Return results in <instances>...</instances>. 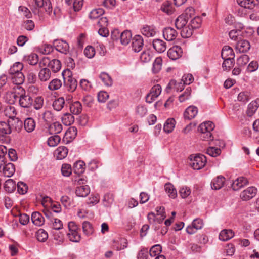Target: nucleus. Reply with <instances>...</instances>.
<instances>
[{
  "label": "nucleus",
  "instance_id": "f257e3e1",
  "mask_svg": "<svg viewBox=\"0 0 259 259\" xmlns=\"http://www.w3.org/2000/svg\"><path fill=\"white\" fill-rule=\"evenodd\" d=\"M24 67L22 63L15 62L10 68L9 72L12 75V82L18 85L22 84L24 80L25 77L21 72Z\"/></svg>",
  "mask_w": 259,
  "mask_h": 259
},
{
  "label": "nucleus",
  "instance_id": "c9c22d12",
  "mask_svg": "<svg viewBox=\"0 0 259 259\" xmlns=\"http://www.w3.org/2000/svg\"><path fill=\"white\" fill-rule=\"evenodd\" d=\"M65 2L68 6L73 4L75 11H79L81 9L83 4V0H65Z\"/></svg>",
  "mask_w": 259,
  "mask_h": 259
},
{
  "label": "nucleus",
  "instance_id": "9b49d317",
  "mask_svg": "<svg viewBox=\"0 0 259 259\" xmlns=\"http://www.w3.org/2000/svg\"><path fill=\"white\" fill-rule=\"evenodd\" d=\"M19 103L21 107L27 108H29L32 105L33 100L31 97L28 95L22 94L19 96Z\"/></svg>",
  "mask_w": 259,
  "mask_h": 259
},
{
  "label": "nucleus",
  "instance_id": "39448f33",
  "mask_svg": "<svg viewBox=\"0 0 259 259\" xmlns=\"http://www.w3.org/2000/svg\"><path fill=\"white\" fill-rule=\"evenodd\" d=\"M162 88L160 85L157 84L154 85L146 97V101L148 103L154 102L161 94Z\"/></svg>",
  "mask_w": 259,
  "mask_h": 259
},
{
  "label": "nucleus",
  "instance_id": "6e6d98bb",
  "mask_svg": "<svg viewBox=\"0 0 259 259\" xmlns=\"http://www.w3.org/2000/svg\"><path fill=\"white\" fill-rule=\"evenodd\" d=\"M61 138L57 135H55L49 137L48 139V145L50 147H55L60 142Z\"/></svg>",
  "mask_w": 259,
  "mask_h": 259
},
{
  "label": "nucleus",
  "instance_id": "b1692460",
  "mask_svg": "<svg viewBox=\"0 0 259 259\" xmlns=\"http://www.w3.org/2000/svg\"><path fill=\"white\" fill-rule=\"evenodd\" d=\"M68 152V150L65 146L58 147L54 152V155L58 160H62L65 158Z\"/></svg>",
  "mask_w": 259,
  "mask_h": 259
},
{
  "label": "nucleus",
  "instance_id": "6e6552de",
  "mask_svg": "<svg viewBox=\"0 0 259 259\" xmlns=\"http://www.w3.org/2000/svg\"><path fill=\"white\" fill-rule=\"evenodd\" d=\"M53 45L56 50L61 53L66 54L69 52V46L66 41L61 39L55 40L53 42Z\"/></svg>",
  "mask_w": 259,
  "mask_h": 259
},
{
  "label": "nucleus",
  "instance_id": "5701e85b",
  "mask_svg": "<svg viewBox=\"0 0 259 259\" xmlns=\"http://www.w3.org/2000/svg\"><path fill=\"white\" fill-rule=\"evenodd\" d=\"M90 193V188L88 185L78 186L75 189V194L78 197H85Z\"/></svg>",
  "mask_w": 259,
  "mask_h": 259
},
{
  "label": "nucleus",
  "instance_id": "423d86ee",
  "mask_svg": "<svg viewBox=\"0 0 259 259\" xmlns=\"http://www.w3.org/2000/svg\"><path fill=\"white\" fill-rule=\"evenodd\" d=\"M257 192V189L253 186L248 187L240 194V197L243 201H248L254 197Z\"/></svg>",
  "mask_w": 259,
  "mask_h": 259
},
{
  "label": "nucleus",
  "instance_id": "4be33fe9",
  "mask_svg": "<svg viewBox=\"0 0 259 259\" xmlns=\"http://www.w3.org/2000/svg\"><path fill=\"white\" fill-rule=\"evenodd\" d=\"M153 47L159 53L164 52L166 49V43L164 41L159 39L153 40Z\"/></svg>",
  "mask_w": 259,
  "mask_h": 259
},
{
  "label": "nucleus",
  "instance_id": "a19ab883",
  "mask_svg": "<svg viewBox=\"0 0 259 259\" xmlns=\"http://www.w3.org/2000/svg\"><path fill=\"white\" fill-rule=\"evenodd\" d=\"M160 10L162 12L167 15L172 14L174 11V9L171 4L167 1L162 4Z\"/></svg>",
  "mask_w": 259,
  "mask_h": 259
},
{
  "label": "nucleus",
  "instance_id": "de8ad7c7",
  "mask_svg": "<svg viewBox=\"0 0 259 259\" xmlns=\"http://www.w3.org/2000/svg\"><path fill=\"white\" fill-rule=\"evenodd\" d=\"M27 62L31 65H35L38 62V56L35 53H32L25 57Z\"/></svg>",
  "mask_w": 259,
  "mask_h": 259
},
{
  "label": "nucleus",
  "instance_id": "e433bc0d",
  "mask_svg": "<svg viewBox=\"0 0 259 259\" xmlns=\"http://www.w3.org/2000/svg\"><path fill=\"white\" fill-rule=\"evenodd\" d=\"M185 84L182 82H177L175 80H171L167 88L174 89L177 92H181L184 89Z\"/></svg>",
  "mask_w": 259,
  "mask_h": 259
},
{
  "label": "nucleus",
  "instance_id": "c756f323",
  "mask_svg": "<svg viewBox=\"0 0 259 259\" xmlns=\"http://www.w3.org/2000/svg\"><path fill=\"white\" fill-rule=\"evenodd\" d=\"M99 78L103 83L107 87H111L113 84V80L110 75L106 72H101L99 75Z\"/></svg>",
  "mask_w": 259,
  "mask_h": 259
},
{
  "label": "nucleus",
  "instance_id": "a18cd8bd",
  "mask_svg": "<svg viewBox=\"0 0 259 259\" xmlns=\"http://www.w3.org/2000/svg\"><path fill=\"white\" fill-rule=\"evenodd\" d=\"M36 237L39 242H44L48 238V234L47 231L42 229H39L36 232Z\"/></svg>",
  "mask_w": 259,
  "mask_h": 259
},
{
  "label": "nucleus",
  "instance_id": "09e8293b",
  "mask_svg": "<svg viewBox=\"0 0 259 259\" xmlns=\"http://www.w3.org/2000/svg\"><path fill=\"white\" fill-rule=\"evenodd\" d=\"M62 121L65 125H70L74 121V116L69 113L64 114L62 117Z\"/></svg>",
  "mask_w": 259,
  "mask_h": 259
},
{
  "label": "nucleus",
  "instance_id": "774afa93",
  "mask_svg": "<svg viewBox=\"0 0 259 259\" xmlns=\"http://www.w3.org/2000/svg\"><path fill=\"white\" fill-rule=\"evenodd\" d=\"M249 57L247 55H242L237 60V64L240 66L245 65L249 61Z\"/></svg>",
  "mask_w": 259,
  "mask_h": 259
},
{
  "label": "nucleus",
  "instance_id": "f704fd0d",
  "mask_svg": "<svg viewBox=\"0 0 259 259\" xmlns=\"http://www.w3.org/2000/svg\"><path fill=\"white\" fill-rule=\"evenodd\" d=\"M85 164L83 161H77L73 165L74 172L77 175L83 174L85 171Z\"/></svg>",
  "mask_w": 259,
  "mask_h": 259
},
{
  "label": "nucleus",
  "instance_id": "7ed1b4c3",
  "mask_svg": "<svg viewBox=\"0 0 259 259\" xmlns=\"http://www.w3.org/2000/svg\"><path fill=\"white\" fill-rule=\"evenodd\" d=\"M39 64L40 67L48 65L55 73L59 71L61 68V63L59 60L54 59L50 60L48 57H44L39 62Z\"/></svg>",
  "mask_w": 259,
  "mask_h": 259
},
{
  "label": "nucleus",
  "instance_id": "e2e57ef3",
  "mask_svg": "<svg viewBox=\"0 0 259 259\" xmlns=\"http://www.w3.org/2000/svg\"><path fill=\"white\" fill-rule=\"evenodd\" d=\"M222 64V68L224 71L230 70L233 66L234 59H225Z\"/></svg>",
  "mask_w": 259,
  "mask_h": 259
},
{
  "label": "nucleus",
  "instance_id": "1a4fd4ad",
  "mask_svg": "<svg viewBox=\"0 0 259 259\" xmlns=\"http://www.w3.org/2000/svg\"><path fill=\"white\" fill-rule=\"evenodd\" d=\"M77 129L75 126L69 127L65 132L63 138V141L66 144L71 142L76 136Z\"/></svg>",
  "mask_w": 259,
  "mask_h": 259
},
{
  "label": "nucleus",
  "instance_id": "3c124183",
  "mask_svg": "<svg viewBox=\"0 0 259 259\" xmlns=\"http://www.w3.org/2000/svg\"><path fill=\"white\" fill-rule=\"evenodd\" d=\"M258 104L256 101L250 102L247 107V114L248 116H251L258 109Z\"/></svg>",
  "mask_w": 259,
  "mask_h": 259
},
{
  "label": "nucleus",
  "instance_id": "393cba45",
  "mask_svg": "<svg viewBox=\"0 0 259 259\" xmlns=\"http://www.w3.org/2000/svg\"><path fill=\"white\" fill-rule=\"evenodd\" d=\"M164 190L169 198L175 199L177 197V191L172 184L166 183L164 185Z\"/></svg>",
  "mask_w": 259,
  "mask_h": 259
},
{
  "label": "nucleus",
  "instance_id": "79ce46f5",
  "mask_svg": "<svg viewBox=\"0 0 259 259\" xmlns=\"http://www.w3.org/2000/svg\"><path fill=\"white\" fill-rule=\"evenodd\" d=\"M70 109L72 113L79 114L82 111V105L79 101L74 102L70 105Z\"/></svg>",
  "mask_w": 259,
  "mask_h": 259
},
{
  "label": "nucleus",
  "instance_id": "aec40b11",
  "mask_svg": "<svg viewBox=\"0 0 259 259\" xmlns=\"http://www.w3.org/2000/svg\"><path fill=\"white\" fill-rule=\"evenodd\" d=\"M234 236V232L231 229H224L220 232L219 238L222 241H227Z\"/></svg>",
  "mask_w": 259,
  "mask_h": 259
},
{
  "label": "nucleus",
  "instance_id": "603ef678",
  "mask_svg": "<svg viewBox=\"0 0 259 259\" xmlns=\"http://www.w3.org/2000/svg\"><path fill=\"white\" fill-rule=\"evenodd\" d=\"M181 29V34L183 37L188 38L192 35L193 29L189 24Z\"/></svg>",
  "mask_w": 259,
  "mask_h": 259
},
{
  "label": "nucleus",
  "instance_id": "13d9d810",
  "mask_svg": "<svg viewBox=\"0 0 259 259\" xmlns=\"http://www.w3.org/2000/svg\"><path fill=\"white\" fill-rule=\"evenodd\" d=\"M104 13L103 9L101 8L95 9L90 12L89 17L91 19H97L102 16Z\"/></svg>",
  "mask_w": 259,
  "mask_h": 259
},
{
  "label": "nucleus",
  "instance_id": "dca6fc26",
  "mask_svg": "<svg viewBox=\"0 0 259 259\" xmlns=\"http://www.w3.org/2000/svg\"><path fill=\"white\" fill-rule=\"evenodd\" d=\"M225 182V178L222 176H218L213 179L211 182V188L213 190H219L222 188Z\"/></svg>",
  "mask_w": 259,
  "mask_h": 259
},
{
  "label": "nucleus",
  "instance_id": "f8f14e48",
  "mask_svg": "<svg viewBox=\"0 0 259 259\" xmlns=\"http://www.w3.org/2000/svg\"><path fill=\"white\" fill-rule=\"evenodd\" d=\"M34 6L36 8H43L45 11L50 14L52 10L50 0H33Z\"/></svg>",
  "mask_w": 259,
  "mask_h": 259
},
{
  "label": "nucleus",
  "instance_id": "473e14b6",
  "mask_svg": "<svg viewBox=\"0 0 259 259\" xmlns=\"http://www.w3.org/2000/svg\"><path fill=\"white\" fill-rule=\"evenodd\" d=\"M35 126L36 123L33 118H27L25 120L24 122V127L27 132L31 133L33 132L34 130Z\"/></svg>",
  "mask_w": 259,
  "mask_h": 259
},
{
  "label": "nucleus",
  "instance_id": "0e129e2a",
  "mask_svg": "<svg viewBox=\"0 0 259 259\" xmlns=\"http://www.w3.org/2000/svg\"><path fill=\"white\" fill-rule=\"evenodd\" d=\"M61 173L64 177H69L72 174V168L70 164L64 163L61 167Z\"/></svg>",
  "mask_w": 259,
  "mask_h": 259
},
{
  "label": "nucleus",
  "instance_id": "8fccbe9b",
  "mask_svg": "<svg viewBox=\"0 0 259 259\" xmlns=\"http://www.w3.org/2000/svg\"><path fill=\"white\" fill-rule=\"evenodd\" d=\"M62 86V82L60 79H54L49 84L48 89L51 91L59 89Z\"/></svg>",
  "mask_w": 259,
  "mask_h": 259
},
{
  "label": "nucleus",
  "instance_id": "7c9ffc66",
  "mask_svg": "<svg viewBox=\"0 0 259 259\" xmlns=\"http://www.w3.org/2000/svg\"><path fill=\"white\" fill-rule=\"evenodd\" d=\"M49 132L52 135L60 133L62 130V125L59 122H54L49 126Z\"/></svg>",
  "mask_w": 259,
  "mask_h": 259
},
{
  "label": "nucleus",
  "instance_id": "412c9836",
  "mask_svg": "<svg viewBox=\"0 0 259 259\" xmlns=\"http://www.w3.org/2000/svg\"><path fill=\"white\" fill-rule=\"evenodd\" d=\"M31 220L34 225L37 226H41L44 224L45 219L39 212L35 211L31 214Z\"/></svg>",
  "mask_w": 259,
  "mask_h": 259
},
{
  "label": "nucleus",
  "instance_id": "c03bdc74",
  "mask_svg": "<svg viewBox=\"0 0 259 259\" xmlns=\"http://www.w3.org/2000/svg\"><path fill=\"white\" fill-rule=\"evenodd\" d=\"M162 59L161 57H157L153 63V67H152V72L154 73H157L159 72L162 67Z\"/></svg>",
  "mask_w": 259,
  "mask_h": 259
},
{
  "label": "nucleus",
  "instance_id": "ddd939ff",
  "mask_svg": "<svg viewBox=\"0 0 259 259\" xmlns=\"http://www.w3.org/2000/svg\"><path fill=\"white\" fill-rule=\"evenodd\" d=\"M144 45V40L142 37L140 35H136L134 36L132 41V50L135 52H140Z\"/></svg>",
  "mask_w": 259,
  "mask_h": 259
},
{
  "label": "nucleus",
  "instance_id": "9d476101",
  "mask_svg": "<svg viewBox=\"0 0 259 259\" xmlns=\"http://www.w3.org/2000/svg\"><path fill=\"white\" fill-rule=\"evenodd\" d=\"M15 167L13 164L0 163V171H2L5 177H11L15 172Z\"/></svg>",
  "mask_w": 259,
  "mask_h": 259
},
{
  "label": "nucleus",
  "instance_id": "37998d69",
  "mask_svg": "<svg viewBox=\"0 0 259 259\" xmlns=\"http://www.w3.org/2000/svg\"><path fill=\"white\" fill-rule=\"evenodd\" d=\"M82 230L84 234L90 236L94 233V228L92 225L88 221H84L82 223Z\"/></svg>",
  "mask_w": 259,
  "mask_h": 259
},
{
  "label": "nucleus",
  "instance_id": "c85d7f7f",
  "mask_svg": "<svg viewBox=\"0 0 259 259\" xmlns=\"http://www.w3.org/2000/svg\"><path fill=\"white\" fill-rule=\"evenodd\" d=\"M214 128V124L212 122L208 121L202 123L198 127L200 132H211Z\"/></svg>",
  "mask_w": 259,
  "mask_h": 259
},
{
  "label": "nucleus",
  "instance_id": "4c0bfd02",
  "mask_svg": "<svg viewBox=\"0 0 259 259\" xmlns=\"http://www.w3.org/2000/svg\"><path fill=\"white\" fill-rule=\"evenodd\" d=\"M250 94L247 91L240 92L237 96V101L242 104H245L250 100Z\"/></svg>",
  "mask_w": 259,
  "mask_h": 259
},
{
  "label": "nucleus",
  "instance_id": "680f3d73",
  "mask_svg": "<svg viewBox=\"0 0 259 259\" xmlns=\"http://www.w3.org/2000/svg\"><path fill=\"white\" fill-rule=\"evenodd\" d=\"M18 98L19 96L15 92H8L6 95V99L10 104H14Z\"/></svg>",
  "mask_w": 259,
  "mask_h": 259
},
{
  "label": "nucleus",
  "instance_id": "ea45409f",
  "mask_svg": "<svg viewBox=\"0 0 259 259\" xmlns=\"http://www.w3.org/2000/svg\"><path fill=\"white\" fill-rule=\"evenodd\" d=\"M132 38V33L128 30H125L120 35V42L123 45L128 44Z\"/></svg>",
  "mask_w": 259,
  "mask_h": 259
},
{
  "label": "nucleus",
  "instance_id": "58836bf2",
  "mask_svg": "<svg viewBox=\"0 0 259 259\" xmlns=\"http://www.w3.org/2000/svg\"><path fill=\"white\" fill-rule=\"evenodd\" d=\"M16 189V183L12 179H8L4 184V189L8 193L13 192Z\"/></svg>",
  "mask_w": 259,
  "mask_h": 259
},
{
  "label": "nucleus",
  "instance_id": "2f4dec72",
  "mask_svg": "<svg viewBox=\"0 0 259 259\" xmlns=\"http://www.w3.org/2000/svg\"><path fill=\"white\" fill-rule=\"evenodd\" d=\"M188 20V19L185 15L183 14L180 15L175 21L176 28L178 29H181V28L187 25Z\"/></svg>",
  "mask_w": 259,
  "mask_h": 259
},
{
  "label": "nucleus",
  "instance_id": "bb28decb",
  "mask_svg": "<svg viewBox=\"0 0 259 259\" xmlns=\"http://www.w3.org/2000/svg\"><path fill=\"white\" fill-rule=\"evenodd\" d=\"M234 55L233 50L230 46H225L223 48L221 53L223 59H234Z\"/></svg>",
  "mask_w": 259,
  "mask_h": 259
},
{
  "label": "nucleus",
  "instance_id": "6ab92c4d",
  "mask_svg": "<svg viewBox=\"0 0 259 259\" xmlns=\"http://www.w3.org/2000/svg\"><path fill=\"white\" fill-rule=\"evenodd\" d=\"M250 49V45L248 41L246 40H238L236 45V49L240 53L246 52Z\"/></svg>",
  "mask_w": 259,
  "mask_h": 259
},
{
  "label": "nucleus",
  "instance_id": "69168bd1",
  "mask_svg": "<svg viewBox=\"0 0 259 259\" xmlns=\"http://www.w3.org/2000/svg\"><path fill=\"white\" fill-rule=\"evenodd\" d=\"M162 250V247L159 244H157L153 246L149 250V254L151 256H155L157 255H158Z\"/></svg>",
  "mask_w": 259,
  "mask_h": 259
},
{
  "label": "nucleus",
  "instance_id": "72a5a7b5",
  "mask_svg": "<svg viewBox=\"0 0 259 259\" xmlns=\"http://www.w3.org/2000/svg\"><path fill=\"white\" fill-rule=\"evenodd\" d=\"M176 121L172 118H168L165 122L163 125V130L165 133H170L172 132L175 127Z\"/></svg>",
  "mask_w": 259,
  "mask_h": 259
},
{
  "label": "nucleus",
  "instance_id": "cd10ccee",
  "mask_svg": "<svg viewBox=\"0 0 259 259\" xmlns=\"http://www.w3.org/2000/svg\"><path fill=\"white\" fill-rule=\"evenodd\" d=\"M51 76V72L49 69L44 68L38 72V78L42 82H46L49 80Z\"/></svg>",
  "mask_w": 259,
  "mask_h": 259
},
{
  "label": "nucleus",
  "instance_id": "864d4df0",
  "mask_svg": "<svg viewBox=\"0 0 259 259\" xmlns=\"http://www.w3.org/2000/svg\"><path fill=\"white\" fill-rule=\"evenodd\" d=\"M64 99L63 97L59 98L53 102V107L55 110L60 111L64 107Z\"/></svg>",
  "mask_w": 259,
  "mask_h": 259
},
{
  "label": "nucleus",
  "instance_id": "4d7b16f0",
  "mask_svg": "<svg viewBox=\"0 0 259 259\" xmlns=\"http://www.w3.org/2000/svg\"><path fill=\"white\" fill-rule=\"evenodd\" d=\"M4 113L5 115L10 118H14L16 115V111L15 107L11 105L7 106L5 108Z\"/></svg>",
  "mask_w": 259,
  "mask_h": 259
},
{
  "label": "nucleus",
  "instance_id": "20e7f679",
  "mask_svg": "<svg viewBox=\"0 0 259 259\" xmlns=\"http://www.w3.org/2000/svg\"><path fill=\"white\" fill-rule=\"evenodd\" d=\"M62 74L68 90L70 92L75 91L77 87V83L76 79L71 76V72L68 69L65 70L62 72Z\"/></svg>",
  "mask_w": 259,
  "mask_h": 259
},
{
  "label": "nucleus",
  "instance_id": "a211bd4d",
  "mask_svg": "<svg viewBox=\"0 0 259 259\" xmlns=\"http://www.w3.org/2000/svg\"><path fill=\"white\" fill-rule=\"evenodd\" d=\"M141 33L147 37H153L156 35L155 28L153 26L144 25L141 29Z\"/></svg>",
  "mask_w": 259,
  "mask_h": 259
},
{
  "label": "nucleus",
  "instance_id": "f03ea898",
  "mask_svg": "<svg viewBox=\"0 0 259 259\" xmlns=\"http://www.w3.org/2000/svg\"><path fill=\"white\" fill-rule=\"evenodd\" d=\"M190 165L195 170H199L205 165L207 160L206 157L202 154L191 155Z\"/></svg>",
  "mask_w": 259,
  "mask_h": 259
},
{
  "label": "nucleus",
  "instance_id": "4468645a",
  "mask_svg": "<svg viewBox=\"0 0 259 259\" xmlns=\"http://www.w3.org/2000/svg\"><path fill=\"white\" fill-rule=\"evenodd\" d=\"M198 108L195 106L191 105L187 107L184 112L185 119L191 120L195 118L198 114Z\"/></svg>",
  "mask_w": 259,
  "mask_h": 259
},
{
  "label": "nucleus",
  "instance_id": "2eb2a0df",
  "mask_svg": "<svg viewBox=\"0 0 259 259\" xmlns=\"http://www.w3.org/2000/svg\"><path fill=\"white\" fill-rule=\"evenodd\" d=\"M178 33L171 27H166L163 31V36L167 41H172L177 37Z\"/></svg>",
  "mask_w": 259,
  "mask_h": 259
},
{
  "label": "nucleus",
  "instance_id": "bf43d9fd",
  "mask_svg": "<svg viewBox=\"0 0 259 259\" xmlns=\"http://www.w3.org/2000/svg\"><path fill=\"white\" fill-rule=\"evenodd\" d=\"M67 236L69 240L71 242H78L80 240V235L78 232V231L69 232Z\"/></svg>",
  "mask_w": 259,
  "mask_h": 259
},
{
  "label": "nucleus",
  "instance_id": "f3484780",
  "mask_svg": "<svg viewBox=\"0 0 259 259\" xmlns=\"http://www.w3.org/2000/svg\"><path fill=\"white\" fill-rule=\"evenodd\" d=\"M248 184V181L247 179L244 177H241L234 180L231 186L234 191H237Z\"/></svg>",
  "mask_w": 259,
  "mask_h": 259
},
{
  "label": "nucleus",
  "instance_id": "49530a36",
  "mask_svg": "<svg viewBox=\"0 0 259 259\" xmlns=\"http://www.w3.org/2000/svg\"><path fill=\"white\" fill-rule=\"evenodd\" d=\"M156 216H159V218L157 219V223H161L163 220L166 218V214L164 211V208L162 206H158L156 208Z\"/></svg>",
  "mask_w": 259,
  "mask_h": 259
},
{
  "label": "nucleus",
  "instance_id": "338daca9",
  "mask_svg": "<svg viewBox=\"0 0 259 259\" xmlns=\"http://www.w3.org/2000/svg\"><path fill=\"white\" fill-rule=\"evenodd\" d=\"M51 221L53 229L59 230L63 228V223L60 219L58 218H53Z\"/></svg>",
  "mask_w": 259,
  "mask_h": 259
},
{
  "label": "nucleus",
  "instance_id": "5fc2aeb1",
  "mask_svg": "<svg viewBox=\"0 0 259 259\" xmlns=\"http://www.w3.org/2000/svg\"><path fill=\"white\" fill-rule=\"evenodd\" d=\"M237 4L242 7L246 9H252L254 4L253 0H237Z\"/></svg>",
  "mask_w": 259,
  "mask_h": 259
},
{
  "label": "nucleus",
  "instance_id": "a878e982",
  "mask_svg": "<svg viewBox=\"0 0 259 259\" xmlns=\"http://www.w3.org/2000/svg\"><path fill=\"white\" fill-rule=\"evenodd\" d=\"M10 121H0V136H5L12 132Z\"/></svg>",
  "mask_w": 259,
  "mask_h": 259
},
{
  "label": "nucleus",
  "instance_id": "0eeeda50",
  "mask_svg": "<svg viewBox=\"0 0 259 259\" xmlns=\"http://www.w3.org/2000/svg\"><path fill=\"white\" fill-rule=\"evenodd\" d=\"M167 56L171 60H176L182 56L183 50L179 46H174L167 51Z\"/></svg>",
  "mask_w": 259,
  "mask_h": 259
},
{
  "label": "nucleus",
  "instance_id": "052dcab7",
  "mask_svg": "<svg viewBox=\"0 0 259 259\" xmlns=\"http://www.w3.org/2000/svg\"><path fill=\"white\" fill-rule=\"evenodd\" d=\"M19 12L26 18L32 17V13L25 6H20L18 8Z\"/></svg>",
  "mask_w": 259,
  "mask_h": 259
}]
</instances>
